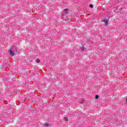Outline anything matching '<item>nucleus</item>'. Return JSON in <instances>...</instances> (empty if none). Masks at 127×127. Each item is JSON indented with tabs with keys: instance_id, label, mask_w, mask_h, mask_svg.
Listing matches in <instances>:
<instances>
[{
	"instance_id": "1",
	"label": "nucleus",
	"mask_w": 127,
	"mask_h": 127,
	"mask_svg": "<svg viewBox=\"0 0 127 127\" xmlns=\"http://www.w3.org/2000/svg\"><path fill=\"white\" fill-rule=\"evenodd\" d=\"M103 22L105 23V25H108V23H109V20L107 19H105L103 20Z\"/></svg>"
},
{
	"instance_id": "2",
	"label": "nucleus",
	"mask_w": 127,
	"mask_h": 127,
	"mask_svg": "<svg viewBox=\"0 0 127 127\" xmlns=\"http://www.w3.org/2000/svg\"><path fill=\"white\" fill-rule=\"evenodd\" d=\"M9 53H10V55L11 56H14V52H13V51H11V50H10L9 51Z\"/></svg>"
},
{
	"instance_id": "3",
	"label": "nucleus",
	"mask_w": 127,
	"mask_h": 127,
	"mask_svg": "<svg viewBox=\"0 0 127 127\" xmlns=\"http://www.w3.org/2000/svg\"><path fill=\"white\" fill-rule=\"evenodd\" d=\"M68 12V9L65 8V9H64V10L63 13H67Z\"/></svg>"
},
{
	"instance_id": "4",
	"label": "nucleus",
	"mask_w": 127,
	"mask_h": 127,
	"mask_svg": "<svg viewBox=\"0 0 127 127\" xmlns=\"http://www.w3.org/2000/svg\"><path fill=\"white\" fill-rule=\"evenodd\" d=\"M44 126L45 127H49V124L48 123H45L44 124Z\"/></svg>"
},
{
	"instance_id": "5",
	"label": "nucleus",
	"mask_w": 127,
	"mask_h": 127,
	"mask_svg": "<svg viewBox=\"0 0 127 127\" xmlns=\"http://www.w3.org/2000/svg\"><path fill=\"white\" fill-rule=\"evenodd\" d=\"M36 62L37 63H40V60L39 59H37Z\"/></svg>"
},
{
	"instance_id": "6",
	"label": "nucleus",
	"mask_w": 127,
	"mask_h": 127,
	"mask_svg": "<svg viewBox=\"0 0 127 127\" xmlns=\"http://www.w3.org/2000/svg\"><path fill=\"white\" fill-rule=\"evenodd\" d=\"M99 98V96L98 95H95V99H98Z\"/></svg>"
},
{
	"instance_id": "7",
	"label": "nucleus",
	"mask_w": 127,
	"mask_h": 127,
	"mask_svg": "<svg viewBox=\"0 0 127 127\" xmlns=\"http://www.w3.org/2000/svg\"><path fill=\"white\" fill-rule=\"evenodd\" d=\"M81 50H82V51H84V50H85V48L84 47V46H82L81 47Z\"/></svg>"
},
{
	"instance_id": "8",
	"label": "nucleus",
	"mask_w": 127,
	"mask_h": 127,
	"mask_svg": "<svg viewBox=\"0 0 127 127\" xmlns=\"http://www.w3.org/2000/svg\"><path fill=\"white\" fill-rule=\"evenodd\" d=\"M64 120L65 121H66V122H67V121H68V118L65 117L64 118Z\"/></svg>"
},
{
	"instance_id": "9",
	"label": "nucleus",
	"mask_w": 127,
	"mask_h": 127,
	"mask_svg": "<svg viewBox=\"0 0 127 127\" xmlns=\"http://www.w3.org/2000/svg\"><path fill=\"white\" fill-rule=\"evenodd\" d=\"M89 6H90V7H91V8H93V4H90L89 5Z\"/></svg>"
}]
</instances>
